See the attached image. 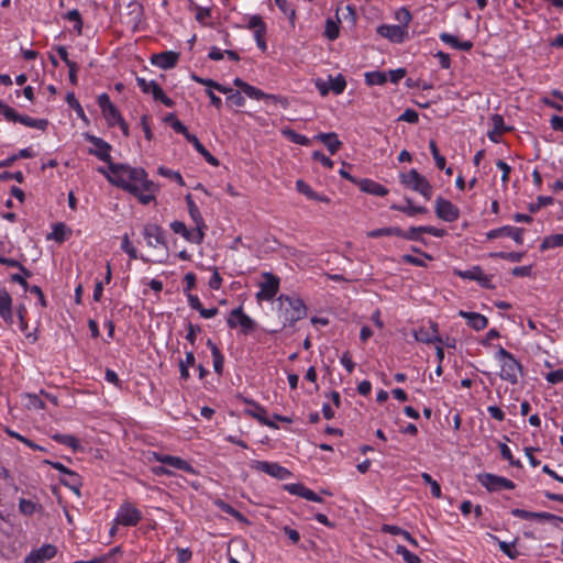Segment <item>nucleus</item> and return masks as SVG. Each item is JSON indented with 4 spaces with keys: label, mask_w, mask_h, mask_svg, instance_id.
Wrapping results in <instances>:
<instances>
[{
    "label": "nucleus",
    "mask_w": 563,
    "mask_h": 563,
    "mask_svg": "<svg viewBox=\"0 0 563 563\" xmlns=\"http://www.w3.org/2000/svg\"><path fill=\"white\" fill-rule=\"evenodd\" d=\"M110 172L112 175H107V179L130 194H139L137 183L147 176L144 168L119 163H110Z\"/></svg>",
    "instance_id": "f257e3e1"
},
{
    "label": "nucleus",
    "mask_w": 563,
    "mask_h": 563,
    "mask_svg": "<svg viewBox=\"0 0 563 563\" xmlns=\"http://www.w3.org/2000/svg\"><path fill=\"white\" fill-rule=\"evenodd\" d=\"M400 183L413 191L422 195L427 200L432 197V186L429 180L418 173L417 169H410L408 173L400 174Z\"/></svg>",
    "instance_id": "f03ea898"
},
{
    "label": "nucleus",
    "mask_w": 563,
    "mask_h": 563,
    "mask_svg": "<svg viewBox=\"0 0 563 563\" xmlns=\"http://www.w3.org/2000/svg\"><path fill=\"white\" fill-rule=\"evenodd\" d=\"M0 113H2L8 121L19 122L30 128L44 131L48 126V120L33 119L29 115L20 114L13 108L9 107L2 101H0Z\"/></svg>",
    "instance_id": "7ed1b4c3"
},
{
    "label": "nucleus",
    "mask_w": 563,
    "mask_h": 563,
    "mask_svg": "<svg viewBox=\"0 0 563 563\" xmlns=\"http://www.w3.org/2000/svg\"><path fill=\"white\" fill-rule=\"evenodd\" d=\"M278 300L282 305L287 302L289 306V309H286V320L289 325H294L297 321L307 316L306 305L300 298H291L287 295H280Z\"/></svg>",
    "instance_id": "20e7f679"
},
{
    "label": "nucleus",
    "mask_w": 563,
    "mask_h": 563,
    "mask_svg": "<svg viewBox=\"0 0 563 563\" xmlns=\"http://www.w3.org/2000/svg\"><path fill=\"white\" fill-rule=\"evenodd\" d=\"M229 328L234 329L238 325L243 334H249L256 329V322L244 313L242 306L234 308L227 320Z\"/></svg>",
    "instance_id": "39448f33"
},
{
    "label": "nucleus",
    "mask_w": 563,
    "mask_h": 563,
    "mask_svg": "<svg viewBox=\"0 0 563 563\" xmlns=\"http://www.w3.org/2000/svg\"><path fill=\"white\" fill-rule=\"evenodd\" d=\"M84 136L89 143L95 145V148H89L88 153L107 163L108 168L110 169V163H113L110 156L112 146L101 137L95 136L92 134L85 133Z\"/></svg>",
    "instance_id": "423d86ee"
},
{
    "label": "nucleus",
    "mask_w": 563,
    "mask_h": 563,
    "mask_svg": "<svg viewBox=\"0 0 563 563\" xmlns=\"http://www.w3.org/2000/svg\"><path fill=\"white\" fill-rule=\"evenodd\" d=\"M251 467L255 471L268 474L269 476L277 479H286L291 476V472L288 468L276 462L253 461L251 463Z\"/></svg>",
    "instance_id": "0eeeda50"
},
{
    "label": "nucleus",
    "mask_w": 563,
    "mask_h": 563,
    "mask_svg": "<svg viewBox=\"0 0 563 563\" xmlns=\"http://www.w3.org/2000/svg\"><path fill=\"white\" fill-rule=\"evenodd\" d=\"M170 229L190 243L201 244L203 242L206 229L203 227L196 225L195 230H189L184 222L176 220L170 223Z\"/></svg>",
    "instance_id": "6e6552de"
},
{
    "label": "nucleus",
    "mask_w": 563,
    "mask_h": 563,
    "mask_svg": "<svg viewBox=\"0 0 563 563\" xmlns=\"http://www.w3.org/2000/svg\"><path fill=\"white\" fill-rule=\"evenodd\" d=\"M479 483L486 487L489 492H499L503 489H514L515 483L506 477L497 476L490 473H484L478 475Z\"/></svg>",
    "instance_id": "1a4fd4ad"
},
{
    "label": "nucleus",
    "mask_w": 563,
    "mask_h": 563,
    "mask_svg": "<svg viewBox=\"0 0 563 563\" xmlns=\"http://www.w3.org/2000/svg\"><path fill=\"white\" fill-rule=\"evenodd\" d=\"M142 520L141 511L130 503H124L119 508L115 523L125 527H134Z\"/></svg>",
    "instance_id": "9d476101"
},
{
    "label": "nucleus",
    "mask_w": 563,
    "mask_h": 563,
    "mask_svg": "<svg viewBox=\"0 0 563 563\" xmlns=\"http://www.w3.org/2000/svg\"><path fill=\"white\" fill-rule=\"evenodd\" d=\"M264 283L261 284V290L256 294L258 300H272L278 292L279 278L273 273H264Z\"/></svg>",
    "instance_id": "9b49d317"
},
{
    "label": "nucleus",
    "mask_w": 563,
    "mask_h": 563,
    "mask_svg": "<svg viewBox=\"0 0 563 563\" xmlns=\"http://www.w3.org/2000/svg\"><path fill=\"white\" fill-rule=\"evenodd\" d=\"M521 364L511 356L501 363L500 377L510 384H517L521 375Z\"/></svg>",
    "instance_id": "f8f14e48"
},
{
    "label": "nucleus",
    "mask_w": 563,
    "mask_h": 563,
    "mask_svg": "<svg viewBox=\"0 0 563 563\" xmlns=\"http://www.w3.org/2000/svg\"><path fill=\"white\" fill-rule=\"evenodd\" d=\"M377 33L393 43H402L408 36V31L404 26L389 24L379 25Z\"/></svg>",
    "instance_id": "ddd939ff"
},
{
    "label": "nucleus",
    "mask_w": 563,
    "mask_h": 563,
    "mask_svg": "<svg viewBox=\"0 0 563 563\" xmlns=\"http://www.w3.org/2000/svg\"><path fill=\"white\" fill-rule=\"evenodd\" d=\"M153 459L157 462H161L163 464H166V465H169L172 467H175L177 470H181L186 473H189V474H195L196 471L194 470V467L185 460L178 457V456H173V455H163V454H159V453H156L154 452L153 454Z\"/></svg>",
    "instance_id": "4468645a"
},
{
    "label": "nucleus",
    "mask_w": 563,
    "mask_h": 563,
    "mask_svg": "<svg viewBox=\"0 0 563 563\" xmlns=\"http://www.w3.org/2000/svg\"><path fill=\"white\" fill-rule=\"evenodd\" d=\"M57 548L53 544H43L40 549L32 551L24 560V563H43L53 559Z\"/></svg>",
    "instance_id": "2eb2a0df"
},
{
    "label": "nucleus",
    "mask_w": 563,
    "mask_h": 563,
    "mask_svg": "<svg viewBox=\"0 0 563 563\" xmlns=\"http://www.w3.org/2000/svg\"><path fill=\"white\" fill-rule=\"evenodd\" d=\"M435 214L438 218L451 222L457 218V210L451 201L439 197L435 200Z\"/></svg>",
    "instance_id": "dca6fc26"
},
{
    "label": "nucleus",
    "mask_w": 563,
    "mask_h": 563,
    "mask_svg": "<svg viewBox=\"0 0 563 563\" xmlns=\"http://www.w3.org/2000/svg\"><path fill=\"white\" fill-rule=\"evenodd\" d=\"M148 246L163 245L167 247L164 230L157 224H146L143 230Z\"/></svg>",
    "instance_id": "f3484780"
},
{
    "label": "nucleus",
    "mask_w": 563,
    "mask_h": 563,
    "mask_svg": "<svg viewBox=\"0 0 563 563\" xmlns=\"http://www.w3.org/2000/svg\"><path fill=\"white\" fill-rule=\"evenodd\" d=\"M179 59V53L173 51H165L158 54H153L151 63L162 69H169L176 66Z\"/></svg>",
    "instance_id": "a211bd4d"
},
{
    "label": "nucleus",
    "mask_w": 563,
    "mask_h": 563,
    "mask_svg": "<svg viewBox=\"0 0 563 563\" xmlns=\"http://www.w3.org/2000/svg\"><path fill=\"white\" fill-rule=\"evenodd\" d=\"M283 488L291 495L302 497L310 501H316V503L323 501L322 498L318 494H316L313 490L307 488L303 484H300V483L286 484V485H284Z\"/></svg>",
    "instance_id": "6ab92c4d"
},
{
    "label": "nucleus",
    "mask_w": 563,
    "mask_h": 563,
    "mask_svg": "<svg viewBox=\"0 0 563 563\" xmlns=\"http://www.w3.org/2000/svg\"><path fill=\"white\" fill-rule=\"evenodd\" d=\"M460 278L476 280L482 287L493 289L495 286L490 283L489 278L483 274L479 266H474L472 269L460 271Z\"/></svg>",
    "instance_id": "aec40b11"
},
{
    "label": "nucleus",
    "mask_w": 563,
    "mask_h": 563,
    "mask_svg": "<svg viewBox=\"0 0 563 563\" xmlns=\"http://www.w3.org/2000/svg\"><path fill=\"white\" fill-rule=\"evenodd\" d=\"M357 186L361 191L373 196L384 197L388 194V189L385 186L368 178L360 179V181H357Z\"/></svg>",
    "instance_id": "412c9836"
},
{
    "label": "nucleus",
    "mask_w": 563,
    "mask_h": 563,
    "mask_svg": "<svg viewBox=\"0 0 563 563\" xmlns=\"http://www.w3.org/2000/svg\"><path fill=\"white\" fill-rule=\"evenodd\" d=\"M437 324L434 322H429V327H421L417 331H415V338L419 342L423 343H431L441 341L440 338L437 335L438 329Z\"/></svg>",
    "instance_id": "4be33fe9"
},
{
    "label": "nucleus",
    "mask_w": 563,
    "mask_h": 563,
    "mask_svg": "<svg viewBox=\"0 0 563 563\" xmlns=\"http://www.w3.org/2000/svg\"><path fill=\"white\" fill-rule=\"evenodd\" d=\"M0 317L5 323H13L12 298L4 289L0 290Z\"/></svg>",
    "instance_id": "5701e85b"
},
{
    "label": "nucleus",
    "mask_w": 563,
    "mask_h": 563,
    "mask_svg": "<svg viewBox=\"0 0 563 563\" xmlns=\"http://www.w3.org/2000/svg\"><path fill=\"white\" fill-rule=\"evenodd\" d=\"M314 139L322 142L331 155H334L342 146V142L334 132L319 133Z\"/></svg>",
    "instance_id": "b1692460"
},
{
    "label": "nucleus",
    "mask_w": 563,
    "mask_h": 563,
    "mask_svg": "<svg viewBox=\"0 0 563 563\" xmlns=\"http://www.w3.org/2000/svg\"><path fill=\"white\" fill-rule=\"evenodd\" d=\"M245 415L253 417L257 421H260L262 424L267 426L269 428L277 429V424L269 420L267 418V411L266 409L261 406L260 404H254V407L252 409H245Z\"/></svg>",
    "instance_id": "393cba45"
},
{
    "label": "nucleus",
    "mask_w": 563,
    "mask_h": 563,
    "mask_svg": "<svg viewBox=\"0 0 563 563\" xmlns=\"http://www.w3.org/2000/svg\"><path fill=\"white\" fill-rule=\"evenodd\" d=\"M460 317H463L467 321V325L476 331L483 330L487 327V318L478 312H466L460 310Z\"/></svg>",
    "instance_id": "a878e982"
},
{
    "label": "nucleus",
    "mask_w": 563,
    "mask_h": 563,
    "mask_svg": "<svg viewBox=\"0 0 563 563\" xmlns=\"http://www.w3.org/2000/svg\"><path fill=\"white\" fill-rule=\"evenodd\" d=\"M405 200L407 203L406 206L394 203L390 206V209L404 212L408 217H413L416 214H424L428 212V209L423 206H413L412 200L410 198H406Z\"/></svg>",
    "instance_id": "bb28decb"
},
{
    "label": "nucleus",
    "mask_w": 563,
    "mask_h": 563,
    "mask_svg": "<svg viewBox=\"0 0 563 563\" xmlns=\"http://www.w3.org/2000/svg\"><path fill=\"white\" fill-rule=\"evenodd\" d=\"M188 142L194 145L196 151L203 156V158L212 166H219L220 162L198 140V137L194 134L192 136H188Z\"/></svg>",
    "instance_id": "cd10ccee"
},
{
    "label": "nucleus",
    "mask_w": 563,
    "mask_h": 563,
    "mask_svg": "<svg viewBox=\"0 0 563 563\" xmlns=\"http://www.w3.org/2000/svg\"><path fill=\"white\" fill-rule=\"evenodd\" d=\"M233 84L234 86L239 87L249 98L261 100V97L264 96V91L245 82L239 77L233 80Z\"/></svg>",
    "instance_id": "c85d7f7f"
},
{
    "label": "nucleus",
    "mask_w": 563,
    "mask_h": 563,
    "mask_svg": "<svg viewBox=\"0 0 563 563\" xmlns=\"http://www.w3.org/2000/svg\"><path fill=\"white\" fill-rule=\"evenodd\" d=\"M296 188L297 190L305 195L307 198L311 200L322 201V202H330V199L325 196H320L316 191L311 189V187L305 183L303 180L299 179L296 181Z\"/></svg>",
    "instance_id": "c756f323"
},
{
    "label": "nucleus",
    "mask_w": 563,
    "mask_h": 563,
    "mask_svg": "<svg viewBox=\"0 0 563 563\" xmlns=\"http://www.w3.org/2000/svg\"><path fill=\"white\" fill-rule=\"evenodd\" d=\"M185 200H186V203L188 207V212L190 214V218L192 219L195 224L207 228L205 220L200 213V210L192 199V196L190 194L186 195Z\"/></svg>",
    "instance_id": "7c9ffc66"
},
{
    "label": "nucleus",
    "mask_w": 563,
    "mask_h": 563,
    "mask_svg": "<svg viewBox=\"0 0 563 563\" xmlns=\"http://www.w3.org/2000/svg\"><path fill=\"white\" fill-rule=\"evenodd\" d=\"M150 86H151L150 93H152L153 99L155 101H161L164 106L169 107V108L175 106L174 100H172L169 97H167L165 95V92L163 91V89L159 87V85L156 81L152 80V84H150Z\"/></svg>",
    "instance_id": "2f4dec72"
},
{
    "label": "nucleus",
    "mask_w": 563,
    "mask_h": 563,
    "mask_svg": "<svg viewBox=\"0 0 563 563\" xmlns=\"http://www.w3.org/2000/svg\"><path fill=\"white\" fill-rule=\"evenodd\" d=\"M67 233L70 234L71 230L68 229L65 223L58 222L53 227V231L47 235V239H52L58 243H63L66 240Z\"/></svg>",
    "instance_id": "473e14b6"
},
{
    "label": "nucleus",
    "mask_w": 563,
    "mask_h": 563,
    "mask_svg": "<svg viewBox=\"0 0 563 563\" xmlns=\"http://www.w3.org/2000/svg\"><path fill=\"white\" fill-rule=\"evenodd\" d=\"M191 79L194 81L198 82V84L207 86L209 89H216V90H218L221 93H228L229 92L227 86L221 85V84L217 82L213 79L201 78V77L197 76L196 74H191Z\"/></svg>",
    "instance_id": "72a5a7b5"
},
{
    "label": "nucleus",
    "mask_w": 563,
    "mask_h": 563,
    "mask_svg": "<svg viewBox=\"0 0 563 563\" xmlns=\"http://www.w3.org/2000/svg\"><path fill=\"white\" fill-rule=\"evenodd\" d=\"M282 134L295 144H299V145H303V146H308L311 144L310 139H308L307 136H305L302 134L297 133L296 131H294L289 128L284 129L282 131Z\"/></svg>",
    "instance_id": "f704fd0d"
},
{
    "label": "nucleus",
    "mask_w": 563,
    "mask_h": 563,
    "mask_svg": "<svg viewBox=\"0 0 563 563\" xmlns=\"http://www.w3.org/2000/svg\"><path fill=\"white\" fill-rule=\"evenodd\" d=\"M52 439H54L58 443H62L64 445L71 448L74 451H77L80 449L78 439L71 434L55 433L52 435Z\"/></svg>",
    "instance_id": "c9c22d12"
},
{
    "label": "nucleus",
    "mask_w": 563,
    "mask_h": 563,
    "mask_svg": "<svg viewBox=\"0 0 563 563\" xmlns=\"http://www.w3.org/2000/svg\"><path fill=\"white\" fill-rule=\"evenodd\" d=\"M398 234H402V230L397 227H389V228H382L376 229L367 232L368 238H380V236H390L395 235L398 236Z\"/></svg>",
    "instance_id": "e433bc0d"
},
{
    "label": "nucleus",
    "mask_w": 563,
    "mask_h": 563,
    "mask_svg": "<svg viewBox=\"0 0 563 563\" xmlns=\"http://www.w3.org/2000/svg\"><path fill=\"white\" fill-rule=\"evenodd\" d=\"M560 246H563V234L558 233V234H552V235L545 236L540 245V249L543 251V250L554 249V247H560Z\"/></svg>",
    "instance_id": "4c0bfd02"
},
{
    "label": "nucleus",
    "mask_w": 563,
    "mask_h": 563,
    "mask_svg": "<svg viewBox=\"0 0 563 563\" xmlns=\"http://www.w3.org/2000/svg\"><path fill=\"white\" fill-rule=\"evenodd\" d=\"M102 115L104 117L108 126L112 128L120 120L123 119L118 108L113 104L109 109L104 110L102 112Z\"/></svg>",
    "instance_id": "58836bf2"
},
{
    "label": "nucleus",
    "mask_w": 563,
    "mask_h": 563,
    "mask_svg": "<svg viewBox=\"0 0 563 563\" xmlns=\"http://www.w3.org/2000/svg\"><path fill=\"white\" fill-rule=\"evenodd\" d=\"M63 18L68 21L75 22L74 30L77 32L78 35H81L84 23H82L81 14L77 9H73V10L68 11L67 13H65L63 15Z\"/></svg>",
    "instance_id": "ea45409f"
},
{
    "label": "nucleus",
    "mask_w": 563,
    "mask_h": 563,
    "mask_svg": "<svg viewBox=\"0 0 563 563\" xmlns=\"http://www.w3.org/2000/svg\"><path fill=\"white\" fill-rule=\"evenodd\" d=\"M60 484L71 489L78 496L80 495V487L82 485L80 476L74 472V476H68V479H60Z\"/></svg>",
    "instance_id": "a19ab883"
},
{
    "label": "nucleus",
    "mask_w": 563,
    "mask_h": 563,
    "mask_svg": "<svg viewBox=\"0 0 563 563\" xmlns=\"http://www.w3.org/2000/svg\"><path fill=\"white\" fill-rule=\"evenodd\" d=\"M66 102L68 103V106L70 108H73L76 111L77 115L81 120H84L85 122H88V119H87V117L85 114V111H84L82 107L80 106V103L78 102V100L76 99L74 92H68L66 95Z\"/></svg>",
    "instance_id": "79ce46f5"
},
{
    "label": "nucleus",
    "mask_w": 563,
    "mask_h": 563,
    "mask_svg": "<svg viewBox=\"0 0 563 563\" xmlns=\"http://www.w3.org/2000/svg\"><path fill=\"white\" fill-rule=\"evenodd\" d=\"M387 81V76L383 71H371L365 74V82L368 86L384 85Z\"/></svg>",
    "instance_id": "37998d69"
},
{
    "label": "nucleus",
    "mask_w": 563,
    "mask_h": 563,
    "mask_svg": "<svg viewBox=\"0 0 563 563\" xmlns=\"http://www.w3.org/2000/svg\"><path fill=\"white\" fill-rule=\"evenodd\" d=\"M229 92L227 93V103L229 106L243 107L245 103V99L242 93L238 90H233L228 87Z\"/></svg>",
    "instance_id": "c03bdc74"
},
{
    "label": "nucleus",
    "mask_w": 563,
    "mask_h": 563,
    "mask_svg": "<svg viewBox=\"0 0 563 563\" xmlns=\"http://www.w3.org/2000/svg\"><path fill=\"white\" fill-rule=\"evenodd\" d=\"M488 537L497 540L500 551H503L507 556L510 559H516L518 555V552L514 550V543H507L505 541H499L498 538L492 533H488Z\"/></svg>",
    "instance_id": "a18cd8bd"
},
{
    "label": "nucleus",
    "mask_w": 563,
    "mask_h": 563,
    "mask_svg": "<svg viewBox=\"0 0 563 563\" xmlns=\"http://www.w3.org/2000/svg\"><path fill=\"white\" fill-rule=\"evenodd\" d=\"M278 9L286 15H288L291 23L296 18V11L287 0H274Z\"/></svg>",
    "instance_id": "49530a36"
},
{
    "label": "nucleus",
    "mask_w": 563,
    "mask_h": 563,
    "mask_svg": "<svg viewBox=\"0 0 563 563\" xmlns=\"http://www.w3.org/2000/svg\"><path fill=\"white\" fill-rule=\"evenodd\" d=\"M339 33L340 30L338 23L331 19H328L325 22L324 30V35L327 36V38H329L330 41H334L339 37Z\"/></svg>",
    "instance_id": "de8ad7c7"
},
{
    "label": "nucleus",
    "mask_w": 563,
    "mask_h": 563,
    "mask_svg": "<svg viewBox=\"0 0 563 563\" xmlns=\"http://www.w3.org/2000/svg\"><path fill=\"white\" fill-rule=\"evenodd\" d=\"M330 89L335 93L340 95L344 91L346 87V80L343 75L339 74L335 78L330 77Z\"/></svg>",
    "instance_id": "09e8293b"
},
{
    "label": "nucleus",
    "mask_w": 563,
    "mask_h": 563,
    "mask_svg": "<svg viewBox=\"0 0 563 563\" xmlns=\"http://www.w3.org/2000/svg\"><path fill=\"white\" fill-rule=\"evenodd\" d=\"M395 19L399 22L398 26H404L405 30H407V26L411 21V13L407 8L402 7L396 11Z\"/></svg>",
    "instance_id": "8fccbe9b"
},
{
    "label": "nucleus",
    "mask_w": 563,
    "mask_h": 563,
    "mask_svg": "<svg viewBox=\"0 0 563 563\" xmlns=\"http://www.w3.org/2000/svg\"><path fill=\"white\" fill-rule=\"evenodd\" d=\"M396 553L401 555L406 563H421V560L416 554L411 553L406 547L397 545Z\"/></svg>",
    "instance_id": "3c124183"
},
{
    "label": "nucleus",
    "mask_w": 563,
    "mask_h": 563,
    "mask_svg": "<svg viewBox=\"0 0 563 563\" xmlns=\"http://www.w3.org/2000/svg\"><path fill=\"white\" fill-rule=\"evenodd\" d=\"M499 450L503 459L507 460L510 465L516 467H522V464L519 460H515L510 449L505 443H499Z\"/></svg>",
    "instance_id": "603ef678"
},
{
    "label": "nucleus",
    "mask_w": 563,
    "mask_h": 563,
    "mask_svg": "<svg viewBox=\"0 0 563 563\" xmlns=\"http://www.w3.org/2000/svg\"><path fill=\"white\" fill-rule=\"evenodd\" d=\"M514 228L515 227H511V225H505V227H500L498 229L490 230L489 232H487V239L493 240V239H497V238H501V236H509L511 234Z\"/></svg>",
    "instance_id": "864d4df0"
},
{
    "label": "nucleus",
    "mask_w": 563,
    "mask_h": 563,
    "mask_svg": "<svg viewBox=\"0 0 563 563\" xmlns=\"http://www.w3.org/2000/svg\"><path fill=\"white\" fill-rule=\"evenodd\" d=\"M261 99H264L266 101H271L274 104H279L283 109H287L289 107L288 99L286 97H284V96H280V95H269V93H265L264 92V96L261 97Z\"/></svg>",
    "instance_id": "5fc2aeb1"
},
{
    "label": "nucleus",
    "mask_w": 563,
    "mask_h": 563,
    "mask_svg": "<svg viewBox=\"0 0 563 563\" xmlns=\"http://www.w3.org/2000/svg\"><path fill=\"white\" fill-rule=\"evenodd\" d=\"M493 131L497 134H504L509 131L510 128L505 125L504 118L500 114H494L492 117Z\"/></svg>",
    "instance_id": "6e6d98bb"
},
{
    "label": "nucleus",
    "mask_w": 563,
    "mask_h": 563,
    "mask_svg": "<svg viewBox=\"0 0 563 563\" xmlns=\"http://www.w3.org/2000/svg\"><path fill=\"white\" fill-rule=\"evenodd\" d=\"M157 173L164 177H168V178H172L174 179L175 181H177L180 186H184L185 183H184V179L181 177V175L178 173V172H175V170H172V169H168L164 166H159L158 169H157Z\"/></svg>",
    "instance_id": "4d7b16f0"
},
{
    "label": "nucleus",
    "mask_w": 563,
    "mask_h": 563,
    "mask_svg": "<svg viewBox=\"0 0 563 563\" xmlns=\"http://www.w3.org/2000/svg\"><path fill=\"white\" fill-rule=\"evenodd\" d=\"M430 150H431L432 156L435 161L437 167L439 169H444L445 168V157L439 153L437 143L433 140L430 141Z\"/></svg>",
    "instance_id": "13d9d810"
},
{
    "label": "nucleus",
    "mask_w": 563,
    "mask_h": 563,
    "mask_svg": "<svg viewBox=\"0 0 563 563\" xmlns=\"http://www.w3.org/2000/svg\"><path fill=\"white\" fill-rule=\"evenodd\" d=\"M552 203H553V198L552 197L539 196L537 198V202L536 203H530L529 205V211L531 213H534L538 210H540L542 207H545V206H549V205H552Z\"/></svg>",
    "instance_id": "bf43d9fd"
},
{
    "label": "nucleus",
    "mask_w": 563,
    "mask_h": 563,
    "mask_svg": "<svg viewBox=\"0 0 563 563\" xmlns=\"http://www.w3.org/2000/svg\"><path fill=\"white\" fill-rule=\"evenodd\" d=\"M19 508L23 515L31 516L35 512L37 505L32 500L22 498L20 499Z\"/></svg>",
    "instance_id": "052dcab7"
},
{
    "label": "nucleus",
    "mask_w": 563,
    "mask_h": 563,
    "mask_svg": "<svg viewBox=\"0 0 563 563\" xmlns=\"http://www.w3.org/2000/svg\"><path fill=\"white\" fill-rule=\"evenodd\" d=\"M121 249L130 256L131 260L137 258L136 249L132 245L128 234H124L122 238Z\"/></svg>",
    "instance_id": "680f3d73"
},
{
    "label": "nucleus",
    "mask_w": 563,
    "mask_h": 563,
    "mask_svg": "<svg viewBox=\"0 0 563 563\" xmlns=\"http://www.w3.org/2000/svg\"><path fill=\"white\" fill-rule=\"evenodd\" d=\"M419 229L420 227H411L408 231H402V234H398V236L410 241H423Z\"/></svg>",
    "instance_id": "e2e57ef3"
},
{
    "label": "nucleus",
    "mask_w": 563,
    "mask_h": 563,
    "mask_svg": "<svg viewBox=\"0 0 563 563\" xmlns=\"http://www.w3.org/2000/svg\"><path fill=\"white\" fill-rule=\"evenodd\" d=\"M422 479L431 486V493L434 497L439 498L441 496V487L437 481H433L431 475L428 473L421 474Z\"/></svg>",
    "instance_id": "0e129e2a"
},
{
    "label": "nucleus",
    "mask_w": 563,
    "mask_h": 563,
    "mask_svg": "<svg viewBox=\"0 0 563 563\" xmlns=\"http://www.w3.org/2000/svg\"><path fill=\"white\" fill-rule=\"evenodd\" d=\"M523 255H525V253H522V252H509V253L499 252V253L494 254V256H497V257L504 258V260H508L514 263L520 262L522 260Z\"/></svg>",
    "instance_id": "69168bd1"
},
{
    "label": "nucleus",
    "mask_w": 563,
    "mask_h": 563,
    "mask_svg": "<svg viewBox=\"0 0 563 563\" xmlns=\"http://www.w3.org/2000/svg\"><path fill=\"white\" fill-rule=\"evenodd\" d=\"M399 121H406L409 123H417L419 121V114L413 109L408 108L399 118Z\"/></svg>",
    "instance_id": "338daca9"
},
{
    "label": "nucleus",
    "mask_w": 563,
    "mask_h": 563,
    "mask_svg": "<svg viewBox=\"0 0 563 563\" xmlns=\"http://www.w3.org/2000/svg\"><path fill=\"white\" fill-rule=\"evenodd\" d=\"M545 379L550 384H559L563 382V368H559L556 371H552L547 374Z\"/></svg>",
    "instance_id": "774afa93"
}]
</instances>
